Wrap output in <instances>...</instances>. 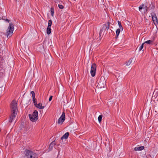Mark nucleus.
I'll return each mask as SVG.
<instances>
[{
  "mask_svg": "<svg viewBox=\"0 0 158 158\" xmlns=\"http://www.w3.org/2000/svg\"><path fill=\"white\" fill-rule=\"evenodd\" d=\"M10 107L12 113L9 119V121L11 123L14 120L17 113V106L16 101L13 100L11 102Z\"/></svg>",
  "mask_w": 158,
  "mask_h": 158,
  "instance_id": "1",
  "label": "nucleus"
},
{
  "mask_svg": "<svg viewBox=\"0 0 158 158\" xmlns=\"http://www.w3.org/2000/svg\"><path fill=\"white\" fill-rule=\"evenodd\" d=\"M38 113L36 110H35L32 114H29V117L30 120L33 122L36 121L38 119Z\"/></svg>",
  "mask_w": 158,
  "mask_h": 158,
  "instance_id": "2",
  "label": "nucleus"
},
{
  "mask_svg": "<svg viewBox=\"0 0 158 158\" xmlns=\"http://www.w3.org/2000/svg\"><path fill=\"white\" fill-rule=\"evenodd\" d=\"M24 158H36V155L32 151L27 150L25 151Z\"/></svg>",
  "mask_w": 158,
  "mask_h": 158,
  "instance_id": "3",
  "label": "nucleus"
},
{
  "mask_svg": "<svg viewBox=\"0 0 158 158\" xmlns=\"http://www.w3.org/2000/svg\"><path fill=\"white\" fill-rule=\"evenodd\" d=\"M106 85V80L105 78L102 77L98 82L97 86L98 88L101 89L104 88Z\"/></svg>",
  "mask_w": 158,
  "mask_h": 158,
  "instance_id": "4",
  "label": "nucleus"
},
{
  "mask_svg": "<svg viewBox=\"0 0 158 158\" xmlns=\"http://www.w3.org/2000/svg\"><path fill=\"white\" fill-rule=\"evenodd\" d=\"M8 29L9 30L7 31L6 34L7 37H10L12 36L14 29V25L12 23H10Z\"/></svg>",
  "mask_w": 158,
  "mask_h": 158,
  "instance_id": "5",
  "label": "nucleus"
},
{
  "mask_svg": "<svg viewBox=\"0 0 158 158\" xmlns=\"http://www.w3.org/2000/svg\"><path fill=\"white\" fill-rule=\"evenodd\" d=\"M96 69V64L93 63L91 65L90 70V73L93 77H94L95 75Z\"/></svg>",
  "mask_w": 158,
  "mask_h": 158,
  "instance_id": "6",
  "label": "nucleus"
},
{
  "mask_svg": "<svg viewBox=\"0 0 158 158\" xmlns=\"http://www.w3.org/2000/svg\"><path fill=\"white\" fill-rule=\"evenodd\" d=\"M110 23L109 22H108V25H106V24L104 25L103 26V27L102 28L101 30H100V33H99V35H100V36H99L100 38H99L100 39H102V37H101V34H102V32L103 31L104 29L105 30H108L109 29V27H110Z\"/></svg>",
  "mask_w": 158,
  "mask_h": 158,
  "instance_id": "7",
  "label": "nucleus"
},
{
  "mask_svg": "<svg viewBox=\"0 0 158 158\" xmlns=\"http://www.w3.org/2000/svg\"><path fill=\"white\" fill-rule=\"evenodd\" d=\"M65 119V115L64 112H63L60 117L59 118L57 123L58 124H61Z\"/></svg>",
  "mask_w": 158,
  "mask_h": 158,
  "instance_id": "8",
  "label": "nucleus"
},
{
  "mask_svg": "<svg viewBox=\"0 0 158 158\" xmlns=\"http://www.w3.org/2000/svg\"><path fill=\"white\" fill-rule=\"evenodd\" d=\"M151 15L154 24H156V23H157L158 21L157 18L155 14L154 13L151 14Z\"/></svg>",
  "mask_w": 158,
  "mask_h": 158,
  "instance_id": "9",
  "label": "nucleus"
},
{
  "mask_svg": "<svg viewBox=\"0 0 158 158\" xmlns=\"http://www.w3.org/2000/svg\"><path fill=\"white\" fill-rule=\"evenodd\" d=\"M139 11H141V10L142 9H145L146 11L148 10V8L147 7V6L145 5L144 4H142L140 5L139 7Z\"/></svg>",
  "mask_w": 158,
  "mask_h": 158,
  "instance_id": "10",
  "label": "nucleus"
},
{
  "mask_svg": "<svg viewBox=\"0 0 158 158\" xmlns=\"http://www.w3.org/2000/svg\"><path fill=\"white\" fill-rule=\"evenodd\" d=\"M35 106L40 109H44L45 107L44 106H42V104L41 103H40L38 104H37V103H35Z\"/></svg>",
  "mask_w": 158,
  "mask_h": 158,
  "instance_id": "11",
  "label": "nucleus"
},
{
  "mask_svg": "<svg viewBox=\"0 0 158 158\" xmlns=\"http://www.w3.org/2000/svg\"><path fill=\"white\" fill-rule=\"evenodd\" d=\"M56 144V143L55 141H52L50 144L49 146V149L50 150H51L53 147H54Z\"/></svg>",
  "mask_w": 158,
  "mask_h": 158,
  "instance_id": "12",
  "label": "nucleus"
},
{
  "mask_svg": "<svg viewBox=\"0 0 158 158\" xmlns=\"http://www.w3.org/2000/svg\"><path fill=\"white\" fill-rule=\"evenodd\" d=\"M144 147L143 146H141L140 147H135L134 148V150L135 151H141L144 149Z\"/></svg>",
  "mask_w": 158,
  "mask_h": 158,
  "instance_id": "13",
  "label": "nucleus"
},
{
  "mask_svg": "<svg viewBox=\"0 0 158 158\" xmlns=\"http://www.w3.org/2000/svg\"><path fill=\"white\" fill-rule=\"evenodd\" d=\"M69 132H66V133L64 135H63V136L61 137V139H67L69 135Z\"/></svg>",
  "mask_w": 158,
  "mask_h": 158,
  "instance_id": "14",
  "label": "nucleus"
},
{
  "mask_svg": "<svg viewBox=\"0 0 158 158\" xmlns=\"http://www.w3.org/2000/svg\"><path fill=\"white\" fill-rule=\"evenodd\" d=\"M132 59L131 58L127 61L126 63V65L127 66L129 65L132 63Z\"/></svg>",
  "mask_w": 158,
  "mask_h": 158,
  "instance_id": "15",
  "label": "nucleus"
},
{
  "mask_svg": "<svg viewBox=\"0 0 158 158\" xmlns=\"http://www.w3.org/2000/svg\"><path fill=\"white\" fill-rule=\"evenodd\" d=\"M153 95L154 97H156L158 96V90H155L153 93Z\"/></svg>",
  "mask_w": 158,
  "mask_h": 158,
  "instance_id": "16",
  "label": "nucleus"
},
{
  "mask_svg": "<svg viewBox=\"0 0 158 158\" xmlns=\"http://www.w3.org/2000/svg\"><path fill=\"white\" fill-rule=\"evenodd\" d=\"M153 40H148L144 42L143 43H147L148 44H153Z\"/></svg>",
  "mask_w": 158,
  "mask_h": 158,
  "instance_id": "17",
  "label": "nucleus"
},
{
  "mask_svg": "<svg viewBox=\"0 0 158 158\" xmlns=\"http://www.w3.org/2000/svg\"><path fill=\"white\" fill-rule=\"evenodd\" d=\"M121 30V29L120 28H118L117 30L116 31V34L117 35V37L116 38H117V37L118 36Z\"/></svg>",
  "mask_w": 158,
  "mask_h": 158,
  "instance_id": "18",
  "label": "nucleus"
},
{
  "mask_svg": "<svg viewBox=\"0 0 158 158\" xmlns=\"http://www.w3.org/2000/svg\"><path fill=\"white\" fill-rule=\"evenodd\" d=\"M51 32V27H47V34H49Z\"/></svg>",
  "mask_w": 158,
  "mask_h": 158,
  "instance_id": "19",
  "label": "nucleus"
},
{
  "mask_svg": "<svg viewBox=\"0 0 158 158\" xmlns=\"http://www.w3.org/2000/svg\"><path fill=\"white\" fill-rule=\"evenodd\" d=\"M102 116H102V115H100L98 117V122L100 123H101V122L102 121Z\"/></svg>",
  "mask_w": 158,
  "mask_h": 158,
  "instance_id": "20",
  "label": "nucleus"
},
{
  "mask_svg": "<svg viewBox=\"0 0 158 158\" xmlns=\"http://www.w3.org/2000/svg\"><path fill=\"white\" fill-rule=\"evenodd\" d=\"M51 13L52 16H53L54 13V9L53 7H52L50 9Z\"/></svg>",
  "mask_w": 158,
  "mask_h": 158,
  "instance_id": "21",
  "label": "nucleus"
},
{
  "mask_svg": "<svg viewBox=\"0 0 158 158\" xmlns=\"http://www.w3.org/2000/svg\"><path fill=\"white\" fill-rule=\"evenodd\" d=\"M118 24L119 25V28H120L122 30H123V27L121 25V22L120 21H118Z\"/></svg>",
  "mask_w": 158,
  "mask_h": 158,
  "instance_id": "22",
  "label": "nucleus"
},
{
  "mask_svg": "<svg viewBox=\"0 0 158 158\" xmlns=\"http://www.w3.org/2000/svg\"><path fill=\"white\" fill-rule=\"evenodd\" d=\"M52 21L51 20H49V21H48V27H51V26L52 25Z\"/></svg>",
  "mask_w": 158,
  "mask_h": 158,
  "instance_id": "23",
  "label": "nucleus"
},
{
  "mask_svg": "<svg viewBox=\"0 0 158 158\" xmlns=\"http://www.w3.org/2000/svg\"><path fill=\"white\" fill-rule=\"evenodd\" d=\"M31 93L32 94V97L33 98V99L35 100V93L34 91H32L31 92Z\"/></svg>",
  "mask_w": 158,
  "mask_h": 158,
  "instance_id": "24",
  "label": "nucleus"
},
{
  "mask_svg": "<svg viewBox=\"0 0 158 158\" xmlns=\"http://www.w3.org/2000/svg\"><path fill=\"white\" fill-rule=\"evenodd\" d=\"M144 44V43H143L141 45V46L139 47V51H141V50L143 49V45Z\"/></svg>",
  "mask_w": 158,
  "mask_h": 158,
  "instance_id": "25",
  "label": "nucleus"
},
{
  "mask_svg": "<svg viewBox=\"0 0 158 158\" xmlns=\"http://www.w3.org/2000/svg\"><path fill=\"white\" fill-rule=\"evenodd\" d=\"M3 17H2V19L4 20L5 21H6L8 23H9V22H10V20H9L8 19H5L4 18H3Z\"/></svg>",
  "mask_w": 158,
  "mask_h": 158,
  "instance_id": "26",
  "label": "nucleus"
},
{
  "mask_svg": "<svg viewBox=\"0 0 158 158\" xmlns=\"http://www.w3.org/2000/svg\"><path fill=\"white\" fill-rule=\"evenodd\" d=\"M58 7L60 9H63L64 8V6L62 5H58Z\"/></svg>",
  "mask_w": 158,
  "mask_h": 158,
  "instance_id": "27",
  "label": "nucleus"
},
{
  "mask_svg": "<svg viewBox=\"0 0 158 158\" xmlns=\"http://www.w3.org/2000/svg\"><path fill=\"white\" fill-rule=\"evenodd\" d=\"M154 6L152 4L151 5L149 6V8H150L151 9H154Z\"/></svg>",
  "mask_w": 158,
  "mask_h": 158,
  "instance_id": "28",
  "label": "nucleus"
},
{
  "mask_svg": "<svg viewBox=\"0 0 158 158\" xmlns=\"http://www.w3.org/2000/svg\"><path fill=\"white\" fill-rule=\"evenodd\" d=\"M32 100H33V101L34 103V105H35V103H37V102L36 101V100L35 98V100L32 99Z\"/></svg>",
  "mask_w": 158,
  "mask_h": 158,
  "instance_id": "29",
  "label": "nucleus"
},
{
  "mask_svg": "<svg viewBox=\"0 0 158 158\" xmlns=\"http://www.w3.org/2000/svg\"><path fill=\"white\" fill-rule=\"evenodd\" d=\"M52 96H51L50 97L49 99V101H51V100H52Z\"/></svg>",
  "mask_w": 158,
  "mask_h": 158,
  "instance_id": "30",
  "label": "nucleus"
},
{
  "mask_svg": "<svg viewBox=\"0 0 158 158\" xmlns=\"http://www.w3.org/2000/svg\"><path fill=\"white\" fill-rule=\"evenodd\" d=\"M2 88H0V92H2Z\"/></svg>",
  "mask_w": 158,
  "mask_h": 158,
  "instance_id": "31",
  "label": "nucleus"
},
{
  "mask_svg": "<svg viewBox=\"0 0 158 158\" xmlns=\"http://www.w3.org/2000/svg\"><path fill=\"white\" fill-rule=\"evenodd\" d=\"M110 101L109 102V103L110 102ZM109 102H108V105H109Z\"/></svg>",
  "mask_w": 158,
  "mask_h": 158,
  "instance_id": "32",
  "label": "nucleus"
},
{
  "mask_svg": "<svg viewBox=\"0 0 158 158\" xmlns=\"http://www.w3.org/2000/svg\"><path fill=\"white\" fill-rule=\"evenodd\" d=\"M2 19V18H1V17H0V20Z\"/></svg>",
  "mask_w": 158,
  "mask_h": 158,
  "instance_id": "33",
  "label": "nucleus"
},
{
  "mask_svg": "<svg viewBox=\"0 0 158 158\" xmlns=\"http://www.w3.org/2000/svg\"><path fill=\"white\" fill-rule=\"evenodd\" d=\"M49 56H50V57H51V56L50 55V54H49Z\"/></svg>",
  "mask_w": 158,
  "mask_h": 158,
  "instance_id": "34",
  "label": "nucleus"
},
{
  "mask_svg": "<svg viewBox=\"0 0 158 158\" xmlns=\"http://www.w3.org/2000/svg\"><path fill=\"white\" fill-rule=\"evenodd\" d=\"M60 152V150H59V153Z\"/></svg>",
  "mask_w": 158,
  "mask_h": 158,
  "instance_id": "35",
  "label": "nucleus"
},
{
  "mask_svg": "<svg viewBox=\"0 0 158 158\" xmlns=\"http://www.w3.org/2000/svg\"><path fill=\"white\" fill-rule=\"evenodd\" d=\"M155 112H157V110H155Z\"/></svg>",
  "mask_w": 158,
  "mask_h": 158,
  "instance_id": "36",
  "label": "nucleus"
},
{
  "mask_svg": "<svg viewBox=\"0 0 158 158\" xmlns=\"http://www.w3.org/2000/svg\"><path fill=\"white\" fill-rule=\"evenodd\" d=\"M44 56H45V57H46V55L45 54L44 55Z\"/></svg>",
  "mask_w": 158,
  "mask_h": 158,
  "instance_id": "37",
  "label": "nucleus"
}]
</instances>
